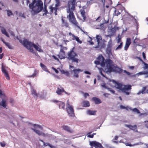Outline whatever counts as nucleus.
Segmentation results:
<instances>
[{"mask_svg":"<svg viewBox=\"0 0 148 148\" xmlns=\"http://www.w3.org/2000/svg\"><path fill=\"white\" fill-rule=\"evenodd\" d=\"M94 62L96 64V65H101V63L98 60L95 61Z\"/></svg>","mask_w":148,"mask_h":148,"instance_id":"obj_52","label":"nucleus"},{"mask_svg":"<svg viewBox=\"0 0 148 148\" xmlns=\"http://www.w3.org/2000/svg\"><path fill=\"white\" fill-rule=\"evenodd\" d=\"M76 5V0H70L68 1L67 8L66 9L67 13V18L72 24L78 28H80V27L73 13V12L75 10Z\"/></svg>","mask_w":148,"mask_h":148,"instance_id":"obj_1","label":"nucleus"},{"mask_svg":"<svg viewBox=\"0 0 148 148\" xmlns=\"http://www.w3.org/2000/svg\"><path fill=\"white\" fill-rule=\"evenodd\" d=\"M60 53H63L64 56H65V52L64 50L62 49H60Z\"/></svg>","mask_w":148,"mask_h":148,"instance_id":"obj_54","label":"nucleus"},{"mask_svg":"<svg viewBox=\"0 0 148 148\" xmlns=\"http://www.w3.org/2000/svg\"><path fill=\"white\" fill-rule=\"evenodd\" d=\"M106 63L107 71L109 73L113 72L120 73L122 72V69L117 66H114L113 61L111 59H107L106 61Z\"/></svg>","mask_w":148,"mask_h":148,"instance_id":"obj_3","label":"nucleus"},{"mask_svg":"<svg viewBox=\"0 0 148 148\" xmlns=\"http://www.w3.org/2000/svg\"><path fill=\"white\" fill-rule=\"evenodd\" d=\"M73 71L74 73V77L76 78L79 77L78 73L81 72H82L83 70L79 69H74Z\"/></svg>","mask_w":148,"mask_h":148,"instance_id":"obj_15","label":"nucleus"},{"mask_svg":"<svg viewBox=\"0 0 148 148\" xmlns=\"http://www.w3.org/2000/svg\"><path fill=\"white\" fill-rule=\"evenodd\" d=\"M130 129L133 130H134L137 128V126L136 125H134V126L132 125H129L128 126Z\"/></svg>","mask_w":148,"mask_h":148,"instance_id":"obj_39","label":"nucleus"},{"mask_svg":"<svg viewBox=\"0 0 148 148\" xmlns=\"http://www.w3.org/2000/svg\"><path fill=\"white\" fill-rule=\"evenodd\" d=\"M97 60L101 63V65L102 67L105 66L106 64V61L103 57L101 55H99L97 58Z\"/></svg>","mask_w":148,"mask_h":148,"instance_id":"obj_12","label":"nucleus"},{"mask_svg":"<svg viewBox=\"0 0 148 148\" xmlns=\"http://www.w3.org/2000/svg\"><path fill=\"white\" fill-rule=\"evenodd\" d=\"M83 106L85 107H89L90 106L89 101H84L83 102Z\"/></svg>","mask_w":148,"mask_h":148,"instance_id":"obj_28","label":"nucleus"},{"mask_svg":"<svg viewBox=\"0 0 148 148\" xmlns=\"http://www.w3.org/2000/svg\"><path fill=\"white\" fill-rule=\"evenodd\" d=\"M138 39L136 38L134 41V43L136 44H137L138 43Z\"/></svg>","mask_w":148,"mask_h":148,"instance_id":"obj_53","label":"nucleus"},{"mask_svg":"<svg viewBox=\"0 0 148 148\" xmlns=\"http://www.w3.org/2000/svg\"><path fill=\"white\" fill-rule=\"evenodd\" d=\"M130 45L125 44L124 47V50L127 51Z\"/></svg>","mask_w":148,"mask_h":148,"instance_id":"obj_44","label":"nucleus"},{"mask_svg":"<svg viewBox=\"0 0 148 148\" xmlns=\"http://www.w3.org/2000/svg\"><path fill=\"white\" fill-rule=\"evenodd\" d=\"M31 129L35 132L39 136H41L45 137L46 136V134L45 133L42 132L39 130H36V128H31Z\"/></svg>","mask_w":148,"mask_h":148,"instance_id":"obj_18","label":"nucleus"},{"mask_svg":"<svg viewBox=\"0 0 148 148\" xmlns=\"http://www.w3.org/2000/svg\"><path fill=\"white\" fill-rule=\"evenodd\" d=\"M87 113L88 114L90 115H95L96 114V111L88 110L87 111Z\"/></svg>","mask_w":148,"mask_h":148,"instance_id":"obj_33","label":"nucleus"},{"mask_svg":"<svg viewBox=\"0 0 148 148\" xmlns=\"http://www.w3.org/2000/svg\"><path fill=\"white\" fill-rule=\"evenodd\" d=\"M147 86L143 87L142 88L141 90H139L137 93V94L138 95H140V94H144L146 93L148 94V89L146 90V89L147 88Z\"/></svg>","mask_w":148,"mask_h":148,"instance_id":"obj_17","label":"nucleus"},{"mask_svg":"<svg viewBox=\"0 0 148 148\" xmlns=\"http://www.w3.org/2000/svg\"><path fill=\"white\" fill-rule=\"evenodd\" d=\"M108 89L113 94L115 93V91L114 90H112L111 88H108Z\"/></svg>","mask_w":148,"mask_h":148,"instance_id":"obj_49","label":"nucleus"},{"mask_svg":"<svg viewBox=\"0 0 148 148\" xmlns=\"http://www.w3.org/2000/svg\"><path fill=\"white\" fill-rule=\"evenodd\" d=\"M52 57L55 60H56L58 61H59V60L58 58L57 57H56L54 55H53L52 56Z\"/></svg>","mask_w":148,"mask_h":148,"instance_id":"obj_50","label":"nucleus"},{"mask_svg":"<svg viewBox=\"0 0 148 148\" xmlns=\"http://www.w3.org/2000/svg\"><path fill=\"white\" fill-rule=\"evenodd\" d=\"M57 56L58 57V58L61 60L64 59L65 58V56H64L63 53H59V54L57 55Z\"/></svg>","mask_w":148,"mask_h":148,"instance_id":"obj_30","label":"nucleus"},{"mask_svg":"<svg viewBox=\"0 0 148 148\" xmlns=\"http://www.w3.org/2000/svg\"><path fill=\"white\" fill-rule=\"evenodd\" d=\"M88 137L90 138H93L94 137L93 134L92 135L89 134L88 135Z\"/></svg>","mask_w":148,"mask_h":148,"instance_id":"obj_62","label":"nucleus"},{"mask_svg":"<svg viewBox=\"0 0 148 148\" xmlns=\"http://www.w3.org/2000/svg\"><path fill=\"white\" fill-rule=\"evenodd\" d=\"M90 145L91 146L95 147L96 148H101L102 147L100 143L95 141L90 142Z\"/></svg>","mask_w":148,"mask_h":148,"instance_id":"obj_11","label":"nucleus"},{"mask_svg":"<svg viewBox=\"0 0 148 148\" xmlns=\"http://www.w3.org/2000/svg\"><path fill=\"white\" fill-rule=\"evenodd\" d=\"M41 141L43 143V145L45 146H47V145H48L49 146L50 144L49 143H45V142H44L43 141L41 140Z\"/></svg>","mask_w":148,"mask_h":148,"instance_id":"obj_51","label":"nucleus"},{"mask_svg":"<svg viewBox=\"0 0 148 148\" xmlns=\"http://www.w3.org/2000/svg\"><path fill=\"white\" fill-rule=\"evenodd\" d=\"M110 42L109 41L108 42V44L107 46V47L106 49V52L107 53L109 56H110L112 55L111 50L112 47V43L111 42V40H110Z\"/></svg>","mask_w":148,"mask_h":148,"instance_id":"obj_10","label":"nucleus"},{"mask_svg":"<svg viewBox=\"0 0 148 148\" xmlns=\"http://www.w3.org/2000/svg\"><path fill=\"white\" fill-rule=\"evenodd\" d=\"M62 26L65 27L66 28L67 27L69 26V24L67 21H65L63 18L62 19Z\"/></svg>","mask_w":148,"mask_h":148,"instance_id":"obj_23","label":"nucleus"},{"mask_svg":"<svg viewBox=\"0 0 148 148\" xmlns=\"http://www.w3.org/2000/svg\"><path fill=\"white\" fill-rule=\"evenodd\" d=\"M123 72L124 73H126L127 74V75L128 76H130L131 74V73H130L129 72L125 70H123Z\"/></svg>","mask_w":148,"mask_h":148,"instance_id":"obj_47","label":"nucleus"},{"mask_svg":"<svg viewBox=\"0 0 148 148\" xmlns=\"http://www.w3.org/2000/svg\"><path fill=\"white\" fill-rule=\"evenodd\" d=\"M51 101L54 103H58L60 101L56 100H51Z\"/></svg>","mask_w":148,"mask_h":148,"instance_id":"obj_57","label":"nucleus"},{"mask_svg":"<svg viewBox=\"0 0 148 148\" xmlns=\"http://www.w3.org/2000/svg\"><path fill=\"white\" fill-rule=\"evenodd\" d=\"M120 107L122 109H127L126 107H125V106H123L122 105H121L120 106Z\"/></svg>","mask_w":148,"mask_h":148,"instance_id":"obj_61","label":"nucleus"},{"mask_svg":"<svg viewBox=\"0 0 148 148\" xmlns=\"http://www.w3.org/2000/svg\"><path fill=\"white\" fill-rule=\"evenodd\" d=\"M92 100L94 102L95 104H98L101 103V100L99 98L96 97H93Z\"/></svg>","mask_w":148,"mask_h":148,"instance_id":"obj_21","label":"nucleus"},{"mask_svg":"<svg viewBox=\"0 0 148 148\" xmlns=\"http://www.w3.org/2000/svg\"><path fill=\"white\" fill-rule=\"evenodd\" d=\"M0 144L1 145L2 147H4L5 145V144L4 142H1Z\"/></svg>","mask_w":148,"mask_h":148,"instance_id":"obj_55","label":"nucleus"},{"mask_svg":"<svg viewBox=\"0 0 148 148\" xmlns=\"http://www.w3.org/2000/svg\"><path fill=\"white\" fill-rule=\"evenodd\" d=\"M118 29V27H114L112 28L111 30V32L112 33H114L116 32V30Z\"/></svg>","mask_w":148,"mask_h":148,"instance_id":"obj_36","label":"nucleus"},{"mask_svg":"<svg viewBox=\"0 0 148 148\" xmlns=\"http://www.w3.org/2000/svg\"><path fill=\"white\" fill-rule=\"evenodd\" d=\"M52 69L55 71V72L57 73H58V71L56 69L54 68V67H52Z\"/></svg>","mask_w":148,"mask_h":148,"instance_id":"obj_60","label":"nucleus"},{"mask_svg":"<svg viewBox=\"0 0 148 148\" xmlns=\"http://www.w3.org/2000/svg\"><path fill=\"white\" fill-rule=\"evenodd\" d=\"M114 14L115 15L118 16L120 14V13L119 12L118 10H116L114 11Z\"/></svg>","mask_w":148,"mask_h":148,"instance_id":"obj_46","label":"nucleus"},{"mask_svg":"<svg viewBox=\"0 0 148 148\" xmlns=\"http://www.w3.org/2000/svg\"><path fill=\"white\" fill-rule=\"evenodd\" d=\"M57 105H58L60 109H65V104L64 102L60 101L58 103H57Z\"/></svg>","mask_w":148,"mask_h":148,"instance_id":"obj_22","label":"nucleus"},{"mask_svg":"<svg viewBox=\"0 0 148 148\" xmlns=\"http://www.w3.org/2000/svg\"><path fill=\"white\" fill-rule=\"evenodd\" d=\"M1 41L3 42L4 44L5 45L7 46L9 49H12V47L10 45V43H9L7 42H5L3 40V39L1 38Z\"/></svg>","mask_w":148,"mask_h":148,"instance_id":"obj_26","label":"nucleus"},{"mask_svg":"<svg viewBox=\"0 0 148 148\" xmlns=\"http://www.w3.org/2000/svg\"><path fill=\"white\" fill-rule=\"evenodd\" d=\"M1 31L2 33L4 34L6 36L8 37H9V35L8 34L7 32L6 31V30L5 29L3 28L1 30Z\"/></svg>","mask_w":148,"mask_h":148,"instance_id":"obj_32","label":"nucleus"},{"mask_svg":"<svg viewBox=\"0 0 148 148\" xmlns=\"http://www.w3.org/2000/svg\"><path fill=\"white\" fill-rule=\"evenodd\" d=\"M6 101L4 99H2L1 102H0V106H1L4 108H6L7 106Z\"/></svg>","mask_w":148,"mask_h":148,"instance_id":"obj_24","label":"nucleus"},{"mask_svg":"<svg viewBox=\"0 0 148 148\" xmlns=\"http://www.w3.org/2000/svg\"><path fill=\"white\" fill-rule=\"evenodd\" d=\"M131 43V38H127L126 39V41L125 44L130 45Z\"/></svg>","mask_w":148,"mask_h":148,"instance_id":"obj_34","label":"nucleus"},{"mask_svg":"<svg viewBox=\"0 0 148 148\" xmlns=\"http://www.w3.org/2000/svg\"><path fill=\"white\" fill-rule=\"evenodd\" d=\"M20 42L28 50H29L30 52L34 53H35V52L34 51L33 49L32 48V47H30L27 44V42H29L27 40L25 39L23 41H20Z\"/></svg>","mask_w":148,"mask_h":148,"instance_id":"obj_7","label":"nucleus"},{"mask_svg":"<svg viewBox=\"0 0 148 148\" xmlns=\"http://www.w3.org/2000/svg\"><path fill=\"white\" fill-rule=\"evenodd\" d=\"M123 43L121 42L120 43V44L118 46V47L116 48L115 50H117L118 49H120L123 46Z\"/></svg>","mask_w":148,"mask_h":148,"instance_id":"obj_38","label":"nucleus"},{"mask_svg":"<svg viewBox=\"0 0 148 148\" xmlns=\"http://www.w3.org/2000/svg\"><path fill=\"white\" fill-rule=\"evenodd\" d=\"M10 102L11 103H13L14 102V101L13 99H10Z\"/></svg>","mask_w":148,"mask_h":148,"instance_id":"obj_59","label":"nucleus"},{"mask_svg":"<svg viewBox=\"0 0 148 148\" xmlns=\"http://www.w3.org/2000/svg\"><path fill=\"white\" fill-rule=\"evenodd\" d=\"M66 105L67 107L66 108V109L69 116L73 117L75 116L73 106L72 105H70L69 100L67 101Z\"/></svg>","mask_w":148,"mask_h":148,"instance_id":"obj_5","label":"nucleus"},{"mask_svg":"<svg viewBox=\"0 0 148 148\" xmlns=\"http://www.w3.org/2000/svg\"><path fill=\"white\" fill-rule=\"evenodd\" d=\"M74 40H75L77 42H78L80 43H82L81 41L80 40L79 38L77 36H75V38L74 39Z\"/></svg>","mask_w":148,"mask_h":148,"instance_id":"obj_42","label":"nucleus"},{"mask_svg":"<svg viewBox=\"0 0 148 148\" xmlns=\"http://www.w3.org/2000/svg\"><path fill=\"white\" fill-rule=\"evenodd\" d=\"M53 4L51 5H50L49 7V13L50 14H52L53 12V10H54V13L55 15H57V11L58 9V8H56L55 7H53Z\"/></svg>","mask_w":148,"mask_h":148,"instance_id":"obj_16","label":"nucleus"},{"mask_svg":"<svg viewBox=\"0 0 148 148\" xmlns=\"http://www.w3.org/2000/svg\"><path fill=\"white\" fill-rule=\"evenodd\" d=\"M29 6L34 12L35 14H36L42 10L43 4L41 0H32V2L29 4Z\"/></svg>","mask_w":148,"mask_h":148,"instance_id":"obj_2","label":"nucleus"},{"mask_svg":"<svg viewBox=\"0 0 148 148\" xmlns=\"http://www.w3.org/2000/svg\"><path fill=\"white\" fill-rule=\"evenodd\" d=\"M132 89V86L130 85H123V86L121 91L125 93L126 95H129L130 93V92L127 91Z\"/></svg>","mask_w":148,"mask_h":148,"instance_id":"obj_8","label":"nucleus"},{"mask_svg":"<svg viewBox=\"0 0 148 148\" xmlns=\"http://www.w3.org/2000/svg\"><path fill=\"white\" fill-rule=\"evenodd\" d=\"M80 11L82 17H83L84 20H85L86 19V17L85 11L83 9H81Z\"/></svg>","mask_w":148,"mask_h":148,"instance_id":"obj_25","label":"nucleus"},{"mask_svg":"<svg viewBox=\"0 0 148 148\" xmlns=\"http://www.w3.org/2000/svg\"><path fill=\"white\" fill-rule=\"evenodd\" d=\"M56 4L55 5V8H58V7L60 5V0H55Z\"/></svg>","mask_w":148,"mask_h":148,"instance_id":"obj_31","label":"nucleus"},{"mask_svg":"<svg viewBox=\"0 0 148 148\" xmlns=\"http://www.w3.org/2000/svg\"><path fill=\"white\" fill-rule=\"evenodd\" d=\"M146 71H143L137 73V75H146Z\"/></svg>","mask_w":148,"mask_h":148,"instance_id":"obj_41","label":"nucleus"},{"mask_svg":"<svg viewBox=\"0 0 148 148\" xmlns=\"http://www.w3.org/2000/svg\"><path fill=\"white\" fill-rule=\"evenodd\" d=\"M145 67V69H148V64L147 63H145V64L144 65Z\"/></svg>","mask_w":148,"mask_h":148,"instance_id":"obj_64","label":"nucleus"},{"mask_svg":"<svg viewBox=\"0 0 148 148\" xmlns=\"http://www.w3.org/2000/svg\"><path fill=\"white\" fill-rule=\"evenodd\" d=\"M148 115V112H145L144 113H141L140 115V116H142L143 115L144 116H147Z\"/></svg>","mask_w":148,"mask_h":148,"instance_id":"obj_48","label":"nucleus"},{"mask_svg":"<svg viewBox=\"0 0 148 148\" xmlns=\"http://www.w3.org/2000/svg\"><path fill=\"white\" fill-rule=\"evenodd\" d=\"M84 97L86 98L87 97L89 96V95L87 93H84Z\"/></svg>","mask_w":148,"mask_h":148,"instance_id":"obj_56","label":"nucleus"},{"mask_svg":"<svg viewBox=\"0 0 148 148\" xmlns=\"http://www.w3.org/2000/svg\"><path fill=\"white\" fill-rule=\"evenodd\" d=\"M131 110H132L133 112H136L138 114L140 113V111L137 108H135L133 109H132L131 108H130Z\"/></svg>","mask_w":148,"mask_h":148,"instance_id":"obj_35","label":"nucleus"},{"mask_svg":"<svg viewBox=\"0 0 148 148\" xmlns=\"http://www.w3.org/2000/svg\"><path fill=\"white\" fill-rule=\"evenodd\" d=\"M112 82L114 84V87H115L116 89H119L121 91L123 85L119 82H118L114 80H112Z\"/></svg>","mask_w":148,"mask_h":148,"instance_id":"obj_13","label":"nucleus"},{"mask_svg":"<svg viewBox=\"0 0 148 148\" xmlns=\"http://www.w3.org/2000/svg\"><path fill=\"white\" fill-rule=\"evenodd\" d=\"M142 55L144 59L145 60L146 59V57L145 56V53L144 52H143L142 53Z\"/></svg>","mask_w":148,"mask_h":148,"instance_id":"obj_58","label":"nucleus"},{"mask_svg":"<svg viewBox=\"0 0 148 148\" xmlns=\"http://www.w3.org/2000/svg\"><path fill=\"white\" fill-rule=\"evenodd\" d=\"M41 67L42 68V69L45 71L49 73V71L48 70V69L45 65L41 63L40 64Z\"/></svg>","mask_w":148,"mask_h":148,"instance_id":"obj_29","label":"nucleus"},{"mask_svg":"<svg viewBox=\"0 0 148 148\" xmlns=\"http://www.w3.org/2000/svg\"><path fill=\"white\" fill-rule=\"evenodd\" d=\"M6 11L7 12V14L8 16H10V15H13V13L11 10H7Z\"/></svg>","mask_w":148,"mask_h":148,"instance_id":"obj_40","label":"nucleus"},{"mask_svg":"<svg viewBox=\"0 0 148 148\" xmlns=\"http://www.w3.org/2000/svg\"><path fill=\"white\" fill-rule=\"evenodd\" d=\"M1 70L2 72L4 74V75L6 79L8 80H9L10 77L9 75V74L5 69V66H4L3 64L2 65Z\"/></svg>","mask_w":148,"mask_h":148,"instance_id":"obj_14","label":"nucleus"},{"mask_svg":"<svg viewBox=\"0 0 148 148\" xmlns=\"http://www.w3.org/2000/svg\"><path fill=\"white\" fill-rule=\"evenodd\" d=\"M96 38L97 42V45L95 47H94L93 48H95L97 50H100L103 48V45H101V43L100 42V41L102 40V37L101 36L97 35L96 36Z\"/></svg>","mask_w":148,"mask_h":148,"instance_id":"obj_6","label":"nucleus"},{"mask_svg":"<svg viewBox=\"0 0 148 148\" xmlns=\"http://www.w3.org/2000/svg\"><path fill=\"white\" fill-rule=\"evenodd\" d=\"M69 36H71V38L70 40H74V39L75 37V36L73 34H72L71 32H69Z\"/></svg>","mask_w":148,"mask_h":148,"instance_id":"obj_37","label":"nucleus"},{"mask_svg":"<svg viewBox=\"0 0 148 148\" xmlns=\"http://www.w3.org/2000/svg\"><path fill=\"white\" fill-rule=\"evenodd\" d=\"M32 125L33 126V127H35V126H37L38 127V128H40L41 130H42V127L40 125H37L36 124H34Z\"/></svg>","mask_w":148,"mask_h":148,"instance_id":"obj_43","label":"nucleus"},{"mask_svg":"<svg viewBox=\"0 0 148 148\" xmlns=\"http://www.w3.org/2000/svg\"><path fill=\"white\" fill-rule=\"evenodd\" d=\"M62 128L64 130L66 131L69 133H71L73 132V130H71L70 127L67 125H63L62 126Z\"/></svg>","mask_w":148,"mask_h":148,"instance_id":"obj_19","label":"nucleus"},{"mask_svg":"<svg viewBox=\"0 0 148 148\" xmlns=\"http://www.w3.org/2000/svg\"><path fill=\"white\" fill-rule=\"evenodd\" d=\"M74 48H72L67 53V58L69 60H71L73 62L78 63L79 59L77 58V54L74 50Z\"/></svg>","mask_w":148,"mask_h":148,"instance_id":"obj_4","label":"nucleus"},{"mask_svg":"<svg viewBox=\"0 0 148 148\" xmlns=\"http://www.w3.org/2000/svg\"><path fill=\"white\" fill-rule=\"evenodd\" d=\"M36 75V73L35 72L33 74L31 75L27 76L26 77H35Z\"/></svg>","mask_w":148,"mask_h":148,"instance_id":"obj_45","label":"nucleus"},{"mask_svg":"<svg viewBox=\"0 0 148 148\" xmlns=\"http://www.w3.org/2000/svg\"><path fill=\"white\" fill-rule=\"evenodd\" d=\"M27 44L29 45L30 47H33L35 49L40 52H43V50L41 49V47L38 44L36 45L32 42H27Z\"/></svg>","mask_w":148,"mask_h":148,"instance_id":"obj_9","label":"nucleus"},{"mask_svg":"<svg viewBox=\"0 0 148 148\" xmlns=\"http://www.w3.org/2000/svg\"><path fill=\"white\" fill-rule=\"evenodd\" d=\"M32 94L33 95L34 98L37 99L38 97V94L36 91L35 90L33 89L31 90Z\"/></svg>","mask_w":148,"mask_h":148,"instance_id":"obj_27","label":"nucleus"},{"mask_svg":"<svg viewBox=\"0 0 148 148\" xmlns=\"http://www.w3.org/2000/svg\"><path fill=\"white\" fill-rule=\"evenodd\" d=\"M63 91H64V88L61 86H60V87L58 88L56 92L58 95H61Z\"/></svg>","mask_w":148,"mask_h":148,"instance_id":"obj_20","label":"nucleus"},{"mask_svg":"<svg viewBox=\"0 0 148 148\" xmlns=\"http://www.w3.org/2000/svg\"><path fill=\"white\" fill-rule=\"evenodd\" d=\"M129 68L131 70H133L134 69V66H129Z\"/></svg>","mask_w":148,"mask_h":148,"instance_id":"obj_63","label":"nucleus"}]
</instances>
